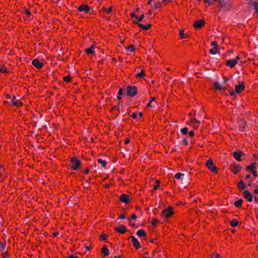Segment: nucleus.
Returning a JSON list of instances; mask_svg holds the SVG:
<instances>
[{
    "instance_id": "412c9836",
    "label": "nucleus",
    "mask_w": 258,
    "mask_h": 258,
    "mask_svg": "<svg viewBox=\"0 0 258 258\" xmlns=\"http://www.w3.org/2000/svg\"><path fill=\"white\" fill-rule=\"evenodd\" d=\"M256 163L254 162L248 166L246 167V170L249 172H252L255 170L256 168Z\"/></svg>"
},
{
    "instance_id": "cd10ccee",
    "label": "nucleus",
    "mask_w": 258,
    "mask_h": 258,
    "mask_svg": "<svg viewBox=\"0 0 258 258\" xmlns=\"http://www.w3.org/2000/svg\"><path fill=\"white\" fill-rule=\"evenodd\" d=\"M230 225L232 226V227H236L238 225V221L236 219H233L231 221H230Z\"/></svg>"
},
{
    "instance_id": "bf43d9fd",
    "label": "nucleus",
    "mask_w": 258,
    "mask_h": 258,
    "mask_svg": "<svg viewBox=\"0 0 258 258\" xmlns=\"http://www.w3.org/2000/svg\"><path fill=\"white\" fill-rule=\"evenodd\" d=\"M138 115H139L140 118H141V117L143 116V113H142V112H140L139 113Z\"/></svg>"
},
{
    "instance_id": "09e8293b",
    "label": "nucleus",
    "mask_w": 258,
    "mask_h": 258,
    "mask_svg": "<svg viewBox=\"0 0 258 258\" xmlns=\"http://www.w3.org/2000/svg\"><path fill=\"white\" fill-rule=\"evenodd\" d=\"M188 134L190 137H193L195 136V132L194 131H190Z\"/></svg>"
},
{
    "instance_id": "0e129e2a",
    "label": "nucleus",
    "mask_w": 258,
    "mask_h": 258,
    "mask_svg": "<svg viewBox=\"0 0 258 258\" xmlns=\"http://www.w3.org/2000/svg\"><path fill=\"white\" fill-rule=\"evenodd\" d=\"M70 258H78V257L74 255H71Z\"/></svg>"
},
{
    "instance_id": "e433bc0d",
    "label": "nucleus",
    "mask_w": 258,
    "mask_h": 258,
    "mask_svg": "<svg viewBox=\"0 0 258 258\" xmlns=\"http://www.w3.org/2000/svg\"><path fill=\"white\" fill-rule=\"evenodd\" d=\"M210 258H222L219 254L214 253L212 254Z\"/></svg>"
},
{
    "instance_id": "c85d7f7f",
    "label": "nucleus",
    "mask_w": 258,
    "mask_h": 258,
    "mask_svg": "<svg viewBox=\"0 0 258 258\" xmlns=\"http://www.w3.org/2000/svg\"><path fill=\"white\" fill-rule=\"evenodd\" d=\"M238 188L239 189H244L245 186L244 185V182L243 181L240 180L237 184Z\"/></svg>"
},
{
    "instance_id": "ddd939ff",
    "label": "nucleus",
    "mask_w": 258,
    "mask_h": 258,
    "mask_svg": "<svg viewBox=\"0 0 258 258\" xmlns=\"http://www.w3.org/2000/svg\"><path fill=\"white\" fill-rule=\"evenodd\" d=\"M78 11L79 12H84L86 13H88L90 11V8L88 5L85 4H82L78 8Z\"/></svg>"
},
{
    "instance_id": "9d476101",
    "label": "nucleus",
    "mask_w": 258,
    "mask_h": 258,
    "mask_svg": "<svg viewBox=\"0 0 258 258\" xmlns=\"http://www.w3.org/2000/svg\"><path fill=\"white\" fill-rule=\"evenodd\" d=\"M131 238L132 242L133 244L134 245V246L135 247V248L137 249L140 248L141 247V246L138 240L136 237H135L134 236H131Z\"/></svg>"
},
{
    "instance_id": "aec40b11",
    "label": "nucleus",
    "mask_w": 258,
    "mask_h": 258,
    "mask_svg": "<svg viewBox=\"0 0 258 258\" xmlns=\"http://www.w3.org/2000/svg\"><path fill=\"white\" fill-rule=\"evenodd\" d=\"M115 230L120 233H124L126 231V228L125 226L121 225L119 227H116L115 228Z\"/></svg>"
},
{
    "instance_id": "0eeeda50",
    "label": "nucleus",
    "mask_w": 258,
    "mask_h": 258,
    "mask_svg": "<svg viewBox=\"0 0 258 258\" xmlns=\"http://www.w3.org/2000/svg\"><path fill=\"white\" fill-rule=\"evenodd\" d=\"M230 169L234 174H237L241 170V167L236 164H232L230 166Z\"/></svg>"
},
{
    "instance_id": "79ce46f5",
    "label": "nucleus",
    "mask_w": 258,
    "mask_h": 258,
    "mask_svg": "<svg viewBox=\"0 0 258 258\" xmlns=\"http://www.w3.org/2000/svg\"><path fill=\"white\" fill-rule=\"evenodd\" d=\"M144 18V15H142L140 17H138V18H137V19L138 20V22H141L143 20Z\"/></svg>"
},
{
    "instance_id": "de8ad7c7",
    "label": "nucleus",
    "mask_w": 258,
    "mask_h": 258,
    "mask_svg": "<svg viewBox=\"0 0 258 258\" xmlns=\"http://www.w3.org/2000/svg\"><path fill=\"white\" fill-rule=\"evenodd\" d=\"M3 258H9V255L8 254V253L6 252L5 253H4L3 254Z\"/></svg>"
},
{
    "instance_id": "5701e85b",
    "label": "nucleus",
    "mask_w": 258,
    "mask_h": 258,
    "mask_svg": "<svg viewBox=\"0 0 258 258\" xmlns=\"http://www.w3.org/2000/svg\"><path fill=\"white\" fill-rule=\"evenodd\" d=\"M242 152L241 151L235 152L233 153L234 157L238 161H241Z\"/></svg>"
},
{
    "instance_id": "13d9d810",
    "label": "nucleus",
    "mask_w": 258,
    "mask_h": 258,
    "mask_svg": "<svg viewBox=\"0 0 258 258\" xmlns=\"http://www.w3.org/2000/svg\"><path fill=\"white\" fill-rule=\"evenodd\" d=\"M227 81H228V79H227V78H226V77H224V81H223V83H224V84H226V82H227Z\"/></svg>"
},
{
    "instance_id": "6e6d98bb",
    "label": "nucleus",
    "mask_w": 258,
    "mask_h": 258,
    "mask_svg": "<svg viewBox=\"0 0 258 258\" xmlns=\"http://www.w3.org/2000/svg\"><path fill=\"white\" fill-rule=\"evenodd\" d=\"M84 173L86 174H88L89 173V169L88 168H86L85 170Z\"/></svg>"
},
{
    "instance_id": "338daca9",
    "label": "nucleus",
    "mask_w": 258,
    "mask_h": 258,
    "mask_svg": "<svg viewBox=\"0 0 258 258\" xmlns=\"http://www.w3.org/2000/svg\"><path fill=\"white\" fill-rule=\"evenodd\" d=\"M117 98H118V100L121 99L120 95H118V96H117Z\"/></svg>"
},
{
    "instance_id": "ea45409f",
    "label": "nucleus",
    "mask_w": 258,
    "mask_h": 258,
    "mask_svg": "<svg viewBox=\"0 0 258 258\" xmlns=\"http://www.w3.org/2000/svg\"><path fill=\"white\" fill-rule=\"evenodd\" d=\"M161 5H162V4L161 3H159V2L155 4V5L154 6V8L155 9H159L161 7Z\"/></svg>"
},
{
    "instance_id": "2eb2a0df",
    "label": "nucleus",
    "mask_w": 258,
    "mask_h": 258,
    "mask_svg": "<svg viewBox=\"0 0 258 258\" xmlns=\"http://www.w3.org/2000/svg\"><path fill=\"white\" fill-rule=\"evenodd\" d=\"M179 38L181 39L187 40L189 38V34L185 33L184 30H180L179 32Z\"/></svg>"
},
{
    "instance_id": "72a5a7b5",
    "label": "nucleus",
    "mask_w": 258,
    "mask_h": 258,
    "mask_svg": "<svg viewBox=\"0 0 258 258\" xmlns=\"http://www.w3.org/2000/svg\"><path fill=\"white\" fill-rule=\"evenodd\" d=\"M159 223V221L157 219H153L151 221L152 225L155 227Z\"/></svg>"
},
{
    "instance_id": "c03bdc74",
    "label": "nucleus",
    "mask_w": 258,
    "mask_h": 258,
    "mask_svg": "<svg viewBox=\"0 0 258 258\" xmlns=\"http://www.w3.org/2000/svg\"><path fill=\"white\" fill-rule=\"evenodd\" d=\"M128 50L131 52H133L135 50L134 46L131 45V46H129Z\"/></svg>"
},
{
    "instance_id": "a878e982",
    "label": "nucleus",
    "mask_w": 258,
    "mask_h": 258,
    "mask_svg": "<svg viewBox=\"0 0 258 258\" xmlns=\"http://www.w3.org/2000/svg\"><path fill=\"white\" fill-rule=\"evenodd\" d=\"M214 87L217 90H225V87H222L221 85L218 82H215L214 83Z\"/></svg>"
},
{
    "instance_id": "864d4df0",
    "label": "nucleus",
    "mask_w": 258,
    "mask_h": 258,
    "mask_svg": "<svg viewBox=\"0 0 258 258\" xmlns=\"http://www.w3.org/2000/svg\"><path fill=\"white\" fill-rule=\"evenodd\" d=\"M131 17H132V18H136V19L138 18V16H137V15H136L135 12H134L133 13H132V14H131Z\"/></svg>"
},
{
    "instance_id": "4468645a",
    "label": "nucleus",
    "mask_w": 258,
    "mask_h": 258,
    "mask_svg": "<svg viewBox=\"0 0 258 258\" xmlns=\"http://www.w3.org/2000/svg\"><path fill=\"white\" fill-rule=\"evenodd\" d=\"M119 200L121 202L127 204L130 202V197L128 195L122 194L120 196Z\"/></svg>"
},
{
    "instance_id": "f8f14e48",
    "label": "nucleus",
    "mask_w": 258,
    "mask_h": 258,
    "mask_svg": "<svg viewBox=\"0 0 258 258\" xmlns=\"http://www.w3.org/2000/svg\"><path fill=\"white\" fill-rule=\"evenodd\" d=\"M211 45L213 47L212 48L210 49L209 52L212 54H215L217 52L218 44L216 42L213 41L211 43Z\"/></svg>"
},
{
    "instance_id": "c9c22d12",
    "label": "nucleus",
    "mask_w": 258,
    "mask_h": 258,
    "mask_svg": "<svg viewBox=\"0 0 258 258\" xmlns=\"http://www.w3.org/2000/svg\"><path fill=\"white\" fill-rule=\"evenodd\" d=\"M63 80L67 83L70 82L71 81V78L70 76H66L63 78Z\"/></svg>"
},
{
    "instance_id": "f704fd0d",
    "label": "nucleus",
    "mask_w": 258,
    "mask_h": 258,
    "mask_svg": "<svg viewBox=\"0 0 258 258\" xmlns=\"http://www.w3.org/2000/svg\"><path fill=\"white\" fill-rule=\"evenodd\" d=\"M188 131V128L185 127H183V128H181L180 130V132L182 135H185L187 134Z\"/></svg>"
},
{
    "instance_id": "a18cd8bd",
    "label": "nucleus",
    "mask_w": 258,
    "mask_h": 258,
    "mask_svg": "<svg viewBox=\"0 0 258 258\" xmlns=\"http://www.w3.org/2000/svg\"><path fill=\"white\" fill-rule=\"evenodd\" d=\"M131 218L134 220H136L137 218V216L136 214H133L131 215Z\"/></svg>"
},
{
    "instance_id": "a211bd4d",
    "label": "nucleus",
    "mask_w": 258,
    "mask_h": 258,
    "mask_svg": "<svg viewBox=\"0 0 258 258\" xmlns=\"http://www.w3.org/2000/svg\"><path fill=\"white\" fill-rule=\"evenodd\" d=\"M205 25V22L201 20L196 21L194 24V26L196 29H200Z\"/></svg>"
},
{
    "instance_id": "49530a36",
    "label": "nucleus",
    "mask_w": 258,
    "mask_h": 258,
    "mask_svg": "<svg viewBox=\"0 0 258 258\" xmlns=\"http://www.w3.org/2000/svg\"><path fill=\"white\" fill-rule=\"evenodd\" d=\"M112 9L111 7L108 8L107 10H106V12L107 13H110V12H112Z\"/></svg>"
},
{
    "instance_id": "bb28decb",
    "label": "nucleus",
    "mask_w": 258,
    "mask_h": 258,
    "mask_svg": "<svg viewBox=\"0 0 258 258\" xmlns=\"http://www.w3.org/2000/svg\"><path fill=\"white\" fill-rule=\"evenodd\" d=\"M102 252L104 253L105 256H108L109 255L108 249L105 245L103 246Z\"/></svg>"
},
{
    "instance_id": "393cba45",
    "label": "nucleus",
    "mask_w": 258,
    "mask_h": 258,
    "mask_svg": "<svg viewBox=\"0 0 258 258\" xmlns=\"http://www.w3.org/2000/svg\"><path fill=\"white\" fill-rule=\"evenodd\" d=\"M97 162L101 165L102 167H105L107 165L106 161L103 160L100 158L97 159Z\"/></svg>"
},
{
    "instance_id": "3c124183",
    "label": "nucleus",
    "mask_w": 258,
    "mask_h": 258,
    "mask_svg": "<svg viewBox=\"0 0 258 258\" xmlns=\"http://www.w3.org/2000/svg\"><path fill=\"white\" fill-rule=\"evenodd\" d=\"M125 218V215L123 214H120L119 216V219H124Z\"/></svg>"
},
{
    "instance_id": "f3484780",
    "label": "nucleus",
    "mask_w": 258,
    "mask_h": 258,
    "mask_svg": "<svg viewBox=\"0 0 258 258\" xmlns=\"http://www.w3.org/2000/svg\"><path fill=\"white\" fill-rule=\"evenodd\" d=\"M133 22L134 24L138 25L139 27H140L144 30H147L151 27V24H147V25H143L141 23H139L138 22H137L135 21H134Z\"/></svg>"
},
{
    "instance_id": "c756f323",
    "label": "nucleus",
    "mask_w": 258,
    "mask_h": 258,
    "mask_svg": "<svg viewBox=\"0 0 258 258\" xmlns=\"http://www.w3.org/2000/svg\"><path fill=\"white\" fill-rule=\"evenodd\" d=\"M242 202L243 200L242 199H239L234 203V206L236 207L239 208L241 206Z\"/></svg>"
},
{
    "instance_id": "39448f33",
    "label": "nucleus",
    "mask_w": 258,
    "mask_h": 258,
    "mask_svg": "<svg viewBox=\"0 0 258 258\" xmlns=\"http://www.w3.org/2000/svg\"><path fill=\"white\" fill-rule=\"evenodd\" d=\"M239 59L240 57L239 56H237L235 59L227 60L226 62V64L227 66L229 67L230 68H232L236 66Z\"/></svg>"
},
{
    "instance_id": "f257e3e1",
    "label": "nucleus",
    "mask_w": 258,
    "mask_h": 258,
    "mask_svg": "<svg viewBox=\"0 0 258 258\" xmlns=\"http://www.w3.org/2000/svg\"><path fill=\"white\" fill-rule=\"evenodd\" d=\"M71 168L73 170H77L81 165V162L76 157H73L70 159Z\"/></svg>"
},
{
    "instance_id": "37998d69",
    "label": "nucleus",
    "mask_w": 258,
    "mask_h": 258,
    "mask_svg": "<svg viewBox=\"0 0 258 258\" xmlns=\"http://www.w3.org/2000/svg\"><path fill=\"white\" fill-rule=\"evenodd\" d=\"M132 117L134 118V119H136L137 118V117H138V114L137 112H133L132 113Z\"/></svg>"
},
{
    "instance_id": "f03ea898",
    "label": "nucleus",
    "mask_w": 258,
    "mask_h": 258,
    "mask_svg": "<svg viewBox=\"0 0 258 258\" xmlns=\"http://www.w3.org/2000/svg\"><path fill=\"white\" fill-rule=\"evenodd\" d=\"M174 214L173 208L171 206H168L164 209L162 213L161 217L165 218H169Z\"/></svg>"
},
{
    "instance_id": "4d7b16f0",
    "label": "nucleus",
    "mask_w": 258,
    "mask_h": 258,
    "mask_svg": "<svg viewBox=\"0 0 258 258\" xmlns=\"http://www.w3.org/2000/svg\"><path fill=\"white\" fill-rule=\"evenodd\" d=\"M130 142V140L129 139H126V140H125V141H124V143H125L126 145H127V144H129Z\"/></svg>"
},
{
    "instance_id": "1a4fd4ad",
    "label": "nucleus",
    "mask_w": 258,
    "mask_h": 258,
    "mask_svg": "<svg viewBox=\"0 0 258 258\" xmlns=\"http://www.w3.org/2000/svg\"><path fill=\"white\" fill-rule=\"evenodd\" d=\"M32 64L38 69H41L43 68L44 64L42 62L39 61L37 59H34L32 62Z\"/></svg>"
},
{
    "instance_id": "6e6552de",
    "label": "nucleus",
    "mask_w": 258,
    "mask_h": 258,
    "mask_svg": "<svg viewBox=\"0 0 258 258\" xmlns=\"http://www.w3.org/2000/svg\"><path fill=\"white\" fill-rule=\"evenodd\" d=\"M242 195L244 198L246 199L248 202H250L252 201L253 196L248 190H244L242 193Z\"/></svg>"
},
{
    "instance_id": "680f3d73",
    "label": "nucleus",
    "mask_w": 258,
    "mask_h": 258,
    "mask_svg": "<svg viewBox=\"0 0 258 258\" xmlns=\"http://www.w3.org/2000/svg\"><path fill=\"white\" fill-rule=\"evenodd\" d=\"M152 0H148V5H151L152 3Z\"/></svg>"
},
{
    "instance_id": "5fc2aeb1",
    "label": "nucleus",
    "mask_w": 258,
    "mask_h": 258,
    "mask_svg": "<svg viewBox=\"0 0 258 258\" xmlns=\"http://www.w3.org/2000/svg\"><path fill=\"white\" fill-rule=\"evenodd\" d=\"M122 94V89L120 88L119 89V91H118V94L119 95H121Z\"/></svg>"
},
{
    "instance_id": "a19ab883",
    "label": "nucleus",
    "mask_w": 258,
    "mask_h": 258,
    "mask_svg": "<svg viewBox=\"0 0 258 258\" xmlns=\"http://www.w3.org/2000/svg\"><path fill=\"white\" fill-rule=\"evenodd\" d=\"M100 238L101 240H105L107 239V236L105 234L103 233L100 235Z\"/></svg>"
},
{
    "instance_id": "4be33fe9",
    "label": "nucleus",
    "mask_w": 258,
    "mask_h": 258,
    "mask_svg": "<svg viewBox=\"0 0 258 258\" xmlns=\"http://www.w3.org/2000/svg\"><path fill=\"white\" fill-rule=\"evenodd\" d=\"M85 52L87 54H94L95 53V46L94 45H92L89 48H87Z\"/></svg>"
},
{
    "instance_id": "774afa93",
    "label": "nucleus",
    "mask_w": 258,
    "mask_h": 258,
    "mask_svg": "<svg viewBox=\"0 0 258 258\" xmlns=\"http://www.w3.org/2000/svg\"><path fill=\"white\" fill-rule=\"evenodd\" d=\"M184 142H185V144H186V145H187V144H188V142H187V141H186V140H184Z\"/></svg>"
},
{
    "instance_id": "9b49d317",
    "label": "nucleus",
    "mask_w": 258,
    "mask_h": 258,
    "mask_svg": "<svg viewBox=\"0 0 258 258\" xmlns=\"http://www.w3.org/2000/svg\"><path fill=\"white\" fill-rule=\"evenodd\" d=\"M244 86L243 82L239 83L238 85L235 86V92L237 93H239L242 92L244 90Z\"/></svg>"
},
{
    "instance_id": "dca6fc26",
    "label": "nucleus",
    "mask_w": 258,
    "mask_h": 258,
    "mask_svg": "<svg viewBox=\"0 0 258 258\" xmlns=\"http://www.w3.org/2000/svg\"><path fill=\"white\" fill-rule=\"evenodd\" d=\"M11 102L13 105H15L17 107L21 106L23 105L22 102L19 99H17L15 96H13L11 100Z\"/></svg>"
},
{
    "instance_id": "e2e57ef3",
    "label": "nucleus",
    "mask_w": 258,
    "mask_h": 258,
    "mask_svg": "<svg viewBox=\"0 0 258 258\" xmlns=\"http://www.w3.org/2000/svg\"><path fill=\"white\" fill-rule=\"evenodd\" d=\"M254 192L255 194H258V189H255Z\"/></svg>"
},
{
    "instance_id": "6ab92c4d",
    "label": "nucleus",
    "mask_w": 258,
    "mask_h": 258,
    "mask_svg": "<svg viewBox=\"0 0 258 258\" xmlns=\"http://www.w3.org/2000/svg\"><path fill=\"white\" fill-rule=\"evenodd\" d=\"M157 104V103L156 102V98L154 97H152L149 103H147V107H153L155 106Z\"/></svg>"
},
{
    "instance_id": "603ef678",
    "label": "nucleus",
    "mask_w": 258,
    "mask_h": 258,
    "mask_svg": "<svg viewBox=\"0 0 258 258\" xmlns=\"http://www.w3.org/2000/svg\"><path fill=\"white\" fill-rule=\"evenodd\" d=\"M204 2L206 4H207L208 6L210 5L211 4V1L210 0H204Z\"/></svg>"
},
{
    "instance_id": "423d86ee",
    "label": "nucleus",
    "mask_w": 258,
    "mask_h": 258,
    "mask_svg": "<svg viewBox=\"0 0 258 258\" xmlns=\"http://www.w3.org/2000/svg\"><path fill=\"white\" fill-rule=\"evenodd\" d=\"M201 122L199 120H197L195 118H191L189 122V124L195 130L198 129L200 125Z\"/></svg>"
},
{
    "instance_id": "7c9ffc66",
    "label": "nucleus",
    "mask_w": 258,
    "mask_h": 258,
    "mask_svg": "<svg viewBox=\"0 0 258 258\" xmlns=\"http://www.w3.org/2000/svg\"><path fill=\"white\" fill-rule=\"evenodd\" d=\"M0 72L3 74H9V71L6 69L5 66H3L0 68Z\"/></svg>"
},
{
    "instance_id": "4c0bfd02",
    "label": "nucleus",
    "mask_w": 258,
    "mask_h": 258,
    "mask_svg": "<svg viewBox=\"0 0 258 258\" xmlns=\"http://www.w3.org/2000/svg\"><path fill=\"white\" fill-rule=\"evenodd\" d=\"M6 248V243L1 242L0 243V250L3 251Z\"/></svg>"
},
{
    "instance_id": "473e14b6",
    "label": "nucleus",
    "mask_w": 258,
    "mask_h": 258,
    "mask_svg": "<svg viewBox=\"0 0 258 258\" xmlns=\"http://www.w3.org/2000/svg\"><path fill=\"white\" fill-rule=\"evenodd\" d=\"M184 176V174L180 172L177 173L175 175V178L176 179H181L182 177Z\"/></svg>"
},
{
    "instance_id": "69168bd1",
    "label": "nucleus",
    "mask_w": 258,
    "mask_h": 258,
    "mask_svg": "<svg viewBox=\"0 0 258 258\" xmlns=\"http://www.w3.org/2000/svg\"><path fill=\"white\" fill-rule=\"evenodd\" d=\"M242 124L243 125V126H245V122L244 121H243V120H242Z\"/></svg>"
},
{
    "instance_id": "58836bf2",
    "label": "nucleus",
    "mask_w": 258,
    "mask_h": 258,
    "mask_svg": "<svg viewBox=\"0 0 258 258\" xmlns=\"http://www.w3.org/2000/svg\"><path fill=\"white\" fill-rule=\"evenodd\" d=\"M159 185H160V182L158 180H157L156 181V183L154 185V188L155 190H157L158 189V188L159 187Z\"/></svg>"
},
{
    "instance_id": "2f4dec72",
    "label": "nucleus",
    "mask_w": 258,
    "mask_h": 258,
    "mask_svg": "<svg viewBox=\"0 0 258 258\" xmlns=\"http://www.w3.org/2000/svg\"><path fill=\"white\" fill-rule=\"evenodd\" d=\"M145 76V73L144 70H142L141 72L137 74L135 76L137 78H143Z\"/></svg>"
},
{
    "instance_id": "8fccbe9b",
    "label": "nucleus",
    "mask_w": 258,
    "mask_h": 258,
    "mask_svg": "<svg viewBox=\"0 0 258 258\" xmlns=\"http://www.w3.org/2000/svg\"><path fill=\"white\" fill-rule=\"evenodd\" d=\"M251 173H252L254 178H256L257 176V173L255 170L252 172Z\"/></svg>"
},
{
    "instance_id": "7ed1b4c3",
    "label": "nucleus",
    "mask_w": 258,
    "mask_h": 258,
    "mask_svg": "<svg viewBox=\"0 0 258 258\" xmlns=\"http://www.w3.org/2000/svg\"><path fill=\"white\" fill-rule=\"evenodd\" d=\"M207 167L213 173H216L218 172V168L214 165L212 159H209L206 163Z\"/></svg>"
},
{
    "instance_id": "20e7f679",
    "label": "nucleus",
    "mask_w": 258,
    "mask_h": 258,
    "mask_svg": "<svg viewBox=\"0 0 258 258\" xmlns=\"http://www.w3.org/2000/svg\"><path fill=\"white\" fill-rule=\"evenodd\" d=\"M138 88L136 86H128L126 88V95L133 97L137 94Z\"/></svg>"
},
{
    "instance_id": "b1692460",
    "label": "nucleus",
    "mask_w": 258,
    "mask_h": 258,
    "mask_svg": "<svg viewBox=\"0 0 258 258\" xmlns=\"http://www.w3.org/2000/svg\"><path fill=\"white\" fill-rule=\"evenodd\" d=\"M137 235L139 237H146L147 234L144 229H140L137 232Z\"/></svg>"
},
{
    "instance_id": "052dcab7",
    "label": "nucleus",
    "mask_w": 258,
    "mask_h": 258,
    "mask_svg": "<svg viewBox=\"0 0 258 258\" xmlns=\"http://www.w3.org/2000/svg\"><path fill=\"white\" fill-rule=\"evenodd\" d=\"M250 175L249 174H247V175H246L245 178L246 179H249L250 178Z\"/></svg>"
}]
</instances>
